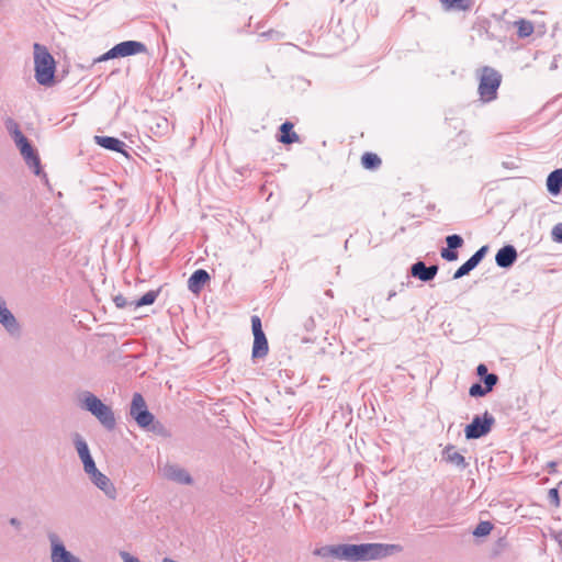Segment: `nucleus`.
I'll list each match as a JSON object with an SVG mask.
<instances>
[{
	"label": "nucleus",
	"mask_w": 562,
	"mask_h": 562,
	"mask_svg": "<svg viewBox=\"0 0 562 562\" xmlns=\"http://www.w3.org/2000/svg\"><path fill=\"white\" fill-rule=\"evenodd\" d=\"M400 551H402L400 544L361 543L344 544L342 554H345V561L358 562L386 558Z\"/></svg>",
	"instance_id": "obj_1"
},
{
	"label": "nucleus",
	"mask_w": 562,
	"mask_h": 562,
	"mask_svg": "<svg viewBox=\"0 0 562 562\" xmlns=\"http://www.w3.org/2000/svg\"><path fill=\"white\" fill-rule=\"evenodd\" d=\"M549 501L558 507L560 505V497L558 488H550L548 493Z\"/></svg>",
	"instance_id": "obj_37"
},
{
	"label": "nucleus",
	"mask_w": 562,
	"mask_h": 562,
	"mask_svg": "<svg viewBox=\"0 0 562 562\" xmlns=\"http://www.w3.org/2000/svg\"><path fill=\"white\" fill-rule=\"evenodd\" d=\"M7 128L11 133L14 143L19 149L23 148V146L30 143L29 139L20 131L19 125L14 121L9 120L7 122Z\"/></svg>",
	"instance_id": "obj_23"
},
{
	"label": "nucleus",
	"mask_w": 562,
	"mask_h": 562,
	"mask_svg": "<svg viewBox=\"0 0 562 562\" xmlns=\"http://www.w3.org/2000/svg\"><path fill=\"white\" fill-rule=\"evenodd\" d=\"M80 407L91 413L99 423L108 430H113L116 425L114 413L110 406L104 404L98 396L89 391L79 395Z\"/></svg>",
	"instance_id": "obj_2"
},
{
	"label": "nucleus",
	"mask_w": 562,
	"mask_h": 562,
	"mask_svg": "<svg viewBox=\"0 0 562 562\" xmlns=\"http://www.w3.org/2000/svg\"><path fill=\"white\" fill-rule=\"evenodd\" d=\"M74 445L82 464L93 459L90 453L88 443L81 435H74Z\"/></svg>",
	"instance_id": "obj_18"
},
{
	"label": "nucleus",
	"mask_w": 562,
	"mask_h": 562,
	"mask_svg": "<svg viewBox=\"0 0 562 562\" xmlns=\"http://www.w3.org/2000/svg\"><path fill=\"white\" fill-rule=\"evenodd\" d=\"M147 50L146 45L137 41H124L114 45L106 53L101 55L95 61H106L117 57H127Z\"/></svg>",
	"instance_id": "obj_6"
},
{
	"label": "nucleus",
	"mask_w": 562,
	"mask_h": 562,
	"mask_svg": "<svg viewBox=\"0 0 562 562\" xmlns=\"http://www.w3.org/2000/svg\"><path fill=\"white\" fill-rule=\"evenodd\" d=\"M480 100L488 103L497 98V90L502 83V75L490 66H484L477 71Z\"/></svg>",
	"instance_id": "obj_4"
},
{
	"label": "nucleus",
	"mask_w": 562,
	"mask_h": 562,
	"mask_svg": "<svg viewBox=\"0 0 562 562\" xmlns=\"http://www.w3.org/2000/svg\"><path fill=\"white\" fill-rule=\"evenodd\" d=\"M209 280L210 274L207 273V271L204 269H198L191 274V277L188 280V289L192 293L198 294Z\"/></svg>",
	"instance_id": "obj_15"
},
{
	"label": "nucleus",
	"mask_w": 562,
	"mask_h": 562,
	"mask_svg": "<svg viewBox=\"0 0 562 562\" xmlns=\"http://www.w3.org/2000/svg\"><path fill=\"white\" fill-rule=\"evenodd\" d=\"M48 541L50 544V562H83L79 557L67 550L57 533H49Z\"/></svg>",
	"instance_id": "obj_8"
},
{
	"label": "nucleus",
	"mask_w": 562,
	"mask_h": 562,
	"mask_svg": "<svg viewBox=\"0 0 562 562\" xmlns=\"http://www.w3.org/2000/svg\"><path fill=\"white\" fill-rule=\"evenodd\" d=\"M517 25V33L520 37H527L533 33V25L526 20H519L515 23Z\"/></svg>",
	"instance_id": "obj_25"
},
{
	"label": "nucleus",
	"mask_w": 562,
	"mask_h": 562,
	"mask_svg": "<svg viewBox=\"0 0 562 562\" xmlns=\"http://www.w3.org/2000/svg\"><path fill=\"white\" fill-rule=\"evenodd\" d=\"M83 470H85V472H86L89 476H91L92 474H95V472L98 471V468H97V465H95L94 460L92 459V460H90V461H88V462L83 463Z\"/></svg>",
	"instance_id": "obj_38"
},
{
	"label": "nucleus",
	"mask_w": 562,
	"mask_h": 562,
	"mask_svg": "<svg viewBox=\"0 0 562 562\" xmlns=\"http://www.w3.org/2000/svg\"><path fill=\"white\" fill-rule=\"evenodd\" d=\"M441 456H442V460L445 462L454 465L459 470H464L469 465L465 458L461 453L457 452L454 450V446H452V445H448L442 450Z\"/></svg>",
	"instance_id": "obj_14"
},
{
	"label": "nucleus",
	"mask_w": 562,
	"mask_h": 562,
	"mask_svg": "<svg viewBox=\"0 0 562 562\" xmlns=\"http://www.w3.org/2000/svg\"><path fill=\"white\" fill-rule=\"evenodd\" d=\"M547 189L552 195H558L562 189V169H555L547 178Z\"/></svg>",
	"instance_id": "obj_21"
},
{
	"label": "nucleus",
	"mask_w": 562,
	"mask_h": 562,
	"mask_svg": "<svg viewBox=\"0 0 562 562\" xmlns=\"http://www.w3.org/2000/svg\"><path fill=\"white\" fill-rule=\"evenodd\" d=\"M518 254L513 245H505L495 255L497 267L503 269L510 268L517 260Z\"/></svg>",
	"instance_id": "obj_10"
},
{
	"label": "nucleus",
	"mask_w": 562,
	"mask_h": 562,
	"mask_svg": "<svg viewBox=\"0 0 562 562\" xmlns=\"http://www.w3.org/2000/svg\"><path fill=\"white\" fill-rule=\"evenodd\" d=\"M156 299H157V292L148 291L138 300L131 302V304H134V307L150 305L156 301Z\"/></svg>",
	"instance_id": "obj_26"
},
{
	"label": "nucleus",
	"mask_w": 562,
	"mask_h": 562,
	"mask_svg": "<svg viewBox=\"0 0 562 562\" xmlns=\"http://www.w3.org/2000/svg\"><path fill=\"white\" fill-rule=\"evenodd\" d=\"M268 351L269 347L266 335L258 334L254 336L252 358H263L267 356Z\"/></svg>",
	"instance_id": "obj_22"
},
{
	"label": "nucleus",
	"mask_w": 562,
	"mask_h": 562,
	"mask_svg": "<svg viewBox=\"0 0 562 562\" xmlns=\"http://www.w3.org/2000/svg\"><path fill=\"white\" fill-rule=\"evenodd\" d=\"M89 479L109 498L114 499L116 497V488L105 474L98 470L95 474H92L91 476H89Z\"/></svg>",
	"instance_id": "obj_13"
},
{
	"label": "nucleus",
	"mask_w": 562,
	"mask_h": 562,
	"mask_svg": "<svg viewBox=\"0 0 562 562\" xmlns=\"http://www.w3.org/2000/svg\"><path fill=\"white\" fill-rule=\"evenodd\" d=\"M494 423L495 418L488 412H485L482 416H474L472 422L467 425L464 429L465 438L479 439L487 435L491 431Z\"/></svg>",
	"instance_id": "obj_7"
},
{
	"label": "nucleus",
	"mask_w": 562,
	"mask_h": 562,
	"mask_svg": "<svg viewBox=\"0 0 562 562\" xmlns=\"http://www.w3.org/2000/svg\"><path fill=\"white\" fill-rule=\"evenodd\" d=\"M484 386L487 391H492L498 382V376L495 373H488L483 379Z\"/></svg>",
	"instance_id": "obj_33"
},
{
	"label": "nucleus",
	"mask_w": 562,
	"mask_h": 562,
	"mask_svg": "<svg viewBox=\"0 0 562 562\" xmlns=\"http://www.w3.org/2000/svg\"><path fill=\"white\" fill-rule=\"evenodd\" d=\"M492 529H493L492 522L480 521L472 533L475 537H485L491 533Z\"/></svg>",
	"instance_id": "obj_28"
},
{
	"label": "nucleus",
	"mask_w": 562,
	"mask_h": 562,
	"mask_svg": "<svg viewBox=\"0 0 562 562\" xmlns=\"http://www.w3.org/2000/svg\"><path fill=\"white\" fill-rule=\"evenodd\" d=\"M440 255L447 261H454L458 259V252L456 249H450L448 246L441 250Z\"/></svg>",
	"instance_id": "obj_35"
},
{
	"label": "nucleus",
	"mask_w": 562,
	"mask_h": 562,
	"mask_svg": "<svg viewBox=\"0 0 562 562\" xmlns=\"http://www.w3.org/2000/svg\"><path fill=\"white\" fill-rule=\"evenodd\" d=\"M0 324L11 335H18L20 333V326L16 322V318L11 313V311L7 307L4 300L1 297H0Z\"/></svg>",
	"instance_id": "obj_11"
},
{
	"label": "nucleus",
	"mask_w": 562,
	"mask_h": 562,
	"mask_svg": "<svg viewBox=\"0 0 562 562\" xmlns=\"http://www.w3.org/2000/svg\"><path fill=\"white\" fill-rule=\"evenodd\" d=\"M130 415L143 429H150L155 432H160L162 429V425L159 422L154 423L155 417L148 411L146 402L140 393H134L130 407Z\"/></svg>",
	"instance_id": "obj_5"
},
{
	"label": "nucleus",
	"mask_w": 562,
	"mask_h": 562,
	"mask_svg": "<svg viewBox=\"0 0 562 562\" xmlns=\"http://www.w3.org/2000/svg\"><path fill=\"white\" fill-rule=\"evenodd\" d=\"M487 251H488V246L484 245L480 249H477L469 259L473 262V265H475L477 267L479 263L486 256Z\"/></svg>",
	"instance_id": "obj_32"
},
{
	"label": "nucleus",
	"mask_w": 562,
	"mask_h": 562,
	"mask_svg": "<svg viewBox=\"0 0 562 562\" xmlns=\"http://www.w3.org/2000/svg\"><path fill=\"white\" fill-rule=\"evenodd\" d=\"M551 235L554 241L562 243V223L553 226Z\"/></svg>",
	"instance_id": "obj_36"
},
{
	"label": "nucleus",
	"mask_w": 562,
	"mask_h": 562,
	"mask_svg": "<svg viewBox=\"0 0 562 562\" xmlns=\"http://www.w3.org/2000/svg\"><path fill=\"white\" fill-rule=\"evenodd\" d=\"M446 243L450 249H458L462 247L463 238L458 234H453L446 237Z\"/></svg>",
	"instance_id": "obj_30"
},
{
	"label": "nucleus",
	"mask_w": 562,
	"mask_h": 562,
	"mask_svg": "<svg viewBox=\"0 0 562 562\" xmlns=\"http://www.w3.org/2000/svg\"><path fill=\"white\" fill-rule=\"evenodd\" d=\"M438 272V266H426L424 261H417L411 267V274L423 282L431 281Z\"/></svg>",
	"instance_id": "obj_12"
},
{
	"label": "nucleus",
	"mask_w": 562,
	"mask_h": 562,
	"mask_svg": "<svg viewBox=\"0 0 562 562\" xmlns=\"http://www.w3.org/2000/svg\"><path fill=\"white\" fill-rule=\"evenodd\" d=\"M114 303L119 308H124L127 305H132L131 302H128L127 299L121 294L114 297Z\"/></svg>",
	"instance_id": "obj_39"
},
{
	"label": "nucleus",
	"mask_w": 562,
	"mask_h": 562,
	"mask_svg": "<svg viewBox=\"0 0 562 562\" xmlns=\"http://www.w3.org/2000/svg\"><path fill=\"white\" fill-rule=\"evenodd\" d=\"M363 168L369 170L378 169L382 161L381 158L374 153H364L361 157Z\"/></svg>",
	"instance_id": "obj_24"
},
{
	"label": "nucleus",
	"mask_w": 562,
	"mask_h": 562,
	"mask_svg": "<svg viewBox=\"0 0 562 562\" xmlns=\"http://www.w3.org/2000/svg\"><path fill=\"white\" fill-rule=\"evenodd\" d=\"M440 2L442 3L443 8L447 10H450V9L467 10L468 9L467 0H440Z\"/></svg>",
	"instance_id": "obj_29"
},
{
	"label": "nucleus",
	"mask_w": 562,
	"mask_h": 562,
	"mask_svg": "<svg viewBox=\"0 0 562 562\" xmlns=\"http://www.w3.org/2000/svg\"><path fill=\"white\" fill-rule=\"evenodd\" d=\"M280 136L278 140L282 144H293L299 140V135L293 131V124L289 121L280 125Z\"/></svg>",
	"instance_id": "obj_20"
},
{
	"label": "nucleus",
	"mask_w": 562,
	"mask_h": 562,
	"mask_svg": "<svg viewBox=\"0 0 562 562\" xmlns=\"http://www.w3.org/2000/svg\"><path fill=\"white\" fill-rule=\"evenodd\" d=\"M94 142L99 146L113 150L116 153H125V143L120 140L119 138L112 137V136H94Z\"/></svg>",
	"instance_id": "obj_17"
},
{
	"label": "nucleus",
	"mask_w": 562,
	"mask_h": 562,
	"mask_svg": "<svg viewBox=\"0 0 562 562\" xmlns=\"http://www.w3.org/2000/svg\"><path fill=\"white\" fill-rule=\"evenodd\" d=\"M120 558L122 559L123 562H140L138 558L132 555L127 551H121Z\"/></svg>",
	"instance_id": "obj_40"
},
{
	"label": "nucleus",
	"mask_w": 562,
	"mask_h": 562,
	"mask_svg": "<svg viewBox=\"0 0 562 562\" xmlns=\"http://www.w3.org/2000/svg\"><path fill=\"white\" fill-rule=\"evenodd\" d=\"M251 329H252V334L254 336L256 335H263V330H262V325H261V319L257 316V315H254L251 317Z\"/></svg>",
	"instance_id": "obj_34"
},
{
	"label": "nucleus",
	"mask_w": 562,
	"mask_h": 562,
	"mask_svg": "<svg viewBox=\"0 0 562 562\" xmlns=\"http://www.w3.org/2000/svg\"><path fill=\"white\" fill-rule=\"evenodd\" d=\"M476 266L468 259L463 265H461L453 273V279H461L462 277L469 274Z\"/></svg>",
	"instance_id": "obj_27"
},
{
	"label": "nucleus",
	"mask_w": 562,
	"mask_h": 562,
	"mask_svg": "<svg viewBox=\"0 0 562 562\" xmlns=\"http://www.w3.org/2000/svg\"><path fill=\"white\" fill-rule=\"evenodd\" d=\"M162 473L166 479L179 484L190 485L193 483L190 473L177 464H166L162 469Z\"/></svg>",
	"instance_id": "obj_9"
},
{
	"label": "nucleus",
	"mask_w": 562,
	"mask_h": 562,
	"mask_svg": "<svg viewBox=\"0 0 562 562\" xmlns=\"http://www.w3.org/2000/svg\"><path fill=\"white\" fill-rule=\"evenodd\" d=\"M552 537L559 543L560 548L562 549V530L553 532Z\"/></svg>",
	"instance_id": "obj_42"
},
{
	"label": "nucleus",
	"mask_w": 562,
	"mask_h": 562,
	"mask_svg": "<svg viewBox=\"0 0 562 562\" xmlns=\"http://www.w3.org/2000/svg\"><path fill=\"white\" fill-rule=\"evenodd\" d=\"M10 524H11L12 526H14L15 528H18V529H19V528H20V526H21L20 520H19V519H16V518H11V519H10Z\"/></svg>",
	"instance_id": "obj_43"
},
{
	"label": "nucleus",
	"mask_w": 562,
	"mask_h": 562,
	"mask_svg": "<svg viewBox=\"0 0 562 562\" xmlns=\"http://www.w3.org/2000/svg\"><path fill=\"white\" fill-rule=\"evenodd\" d=\"M395 295H396V291L395 290H391L387 293L386 300L391 301Z\"/></svg>",
	"instance_id": "obj_44"
},
{
	"label": "nucleus",
	"mask_w": 562,
	"mask_h": 562,
	"mask_svg": "<svg viewBox=\"0 0 562 562\" xmlns=\"http://www.w3.org/2000/svg\"><path fill=\"white\" fill-rule=\"evenodd\" d=\"M344 544L337 546H324L314 550V554L322 558H336L339 560H345V554H342Z\"/></svg>",
	"instance_id": "obj_19"
},
{
	"label": "nucleus",
	"mask_w": 562,
	"mask_h": 562,
	"mask_svg": "<svg viewBox=\"0 0 562 562\" xmlns=\"http://www.w3.org/2000/svg\"><path fill=\"white\" fill-rule=\"evenodd\" d=\"M162 562H178V561L172 560V559H170V558H164V559H162Z\"/></svg>",
	"instance_id": "obj_45"
},
{
	"label": "nucleus",
	"mask_w": 562,
	"mask_h": 562,
	"mask_svg": "<svg viewBox=\"0 0 562 562\" xmlns=\"http://www.w3.org/2000/svg\"><path fill=\"white\" fill-rule=\"evenodd\" d=\"M476 373L483 379L486 374H488L487 367L483 363L479 364L476 368Z\"/></svg>",
	"instance_id": "obj_41"
},
{
	"label": "nucleus",
	"mask_w": 562,
	"mask_h": 562,
	"mask_svg": "<svg viewBox=\"0 0 562 562\" xmlns=\"http://www.w3.org/2000/svg\"><path fill=\"white\" fill-rule=\"evenodd\" d=\"M35 79L41 86L54 83L56 64L48 49L38 43L33 46Z\"/></svg>",
	"instance_id": "obj_3"
},
{
	"label": "nucleus",
	"mask_w": 562,
	"mask_h": 562,
	"mask_svg": "<svg viewBox=\"0 0 562 562\" xmlns=\"http://www.w3.org/2000/svg\"><path fill=\"white\" fill-rule=\"evenodd\" d=\"M490 393L481 383H473L469 389V394L472 397H481Z\"/></svg>",
	"instance_id": "obj_31"
},
{
	"label": "nucleus",
	"mask_w": 562,
	"mask_h": 562,
	"mask_svg": "<svg viewBox=\"0 0 562 562\" xmlns=\"http://www.w3.org/2000/svg\"><path fill=\"white\" fill-rule=\"evenodd\" d=\"M20 153L23 156L26 165L30 168H33L34 173L40 175L41 173L40 157H38L37 153L34 150V148L32 147V145L30 143L26 144L25 146H23V148L20 149Z\"/></svg>",
	"instance_id": "obj_16"
}]
</instances>
